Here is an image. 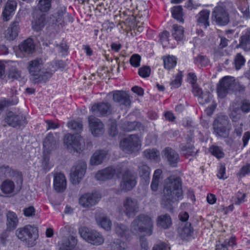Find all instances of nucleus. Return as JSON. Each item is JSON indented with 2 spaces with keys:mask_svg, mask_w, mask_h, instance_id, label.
<instances>
[{
  "mask_svg": "<svg viewBox=\"0 0 250 250\" xmlns=\"http://www.w3.org/2000/svg\"><path fill=\"white\" fill-rule=\"evenodd\" d=\"M209 14V11L207 10L201 11L197 16V22L203 24L206 27L208 26Z\"/></svg>",
  "mask_w": 250,
  "mask_h": 250,
  "instance_id": "obj_41",
  "label": "nucleus"
},
{
  "mask_svg": "<svg viewBox=\"0 0 250 250\" xmlns=\"http://www.w3.org/2000/svg\"><path fill=\"white\" fill-rule=\"evenodd\" d=\"M15 185L14 182L10 179L4 180L0 186L2 192L6 194H10L14 192Z\"/></svg>",
  "mask_w": 250,
  "mask_h": 250,
  "instance_id": "obj_37",
  "label": "nucleus"
},
{
  "mask_svg": "<svg viewBox=\"0 0 250 250\" xmlns=\"http://www.w3.org/2000/svg\"><path fill=\"white\" fill-rule=\"evenodd\" d=\"M121 149L125 153L131 154L138 152L141 147V142L137 135H131L120 142Z\"/></svg>",
  "mask_w": 250,
  "mask_h": 250,
  "instance_id": "obj_5",
  "label": "nucleus"
},
{
  "mask_svg": "<svg viewBox=\"0 0 250 250\" xmlns=\"http://www.w3.org/2000/svg\"><path fill=\"white\" fill-rule=\"evenodd\" d=\"M209 152L217 159H220L224 156V153L221 147L213 146L209 148Z\"/></svg>",
  "mask_w": 250,
  "mask_h": 250,
  "instance_id": "obj_52",
  "label": "nucleus"
},
{
  "mask_svg": "<svg viewBox=\"0 0 250 250\" xmlns=\"http://www.w3.org/2000/svg\"><path fill=\"white\" fill-rule=\"evenodd\" d=\"M213 125L223 126L230 127L228 117L225 115L218 116L213 123Z\"/></svg>",
  "mask_w": 250,
  "mask_h": 250,
  "instance_id": "obj_44",
  "label": "nucleus"
},
{
  "mask_svg": "<svg viewBox=\"0 0 250 250\" xmlns=\"http://www.w3.org/2000/svg\"><path fill=\"white\" fill-rule=\"evenodd\" d=\"M136 184V177L135 174L129 170H126L122 175L120 184V190L125 192L131 191Z\"/></svg>",
  "mask_w": 250,
  "mask_h": 250,
  "instance_id": "obj_12",
  "label": "nucleus"
},
{
  "mask_svg": "<svg viewBox=\"0 0 250 250\" xmlns=\"http://www.w3.org/2000/svg\"><path fill=\"white\" fill-rule=\"evenodd\" d=\"M152 250H170V247L165 242H159L154 245Z\"/></svg>",
  "mask_w": 250,
  "mask_h": 250,
  "instance_id": "obj_61",
  "label": "nucleus"
},
{
  "mask_svg": "<svg viewBox=\"0 0 250 250\" xmlns=\"http://www.w3.org/2000/svg\"><path fill=\"white\" fill-rule=\"evenodd\" d=\"M20 17H16L14 21H12L5 32V37L9 41H13L18 36L20 30Z\"/></svg>",
  "mask_w": 250,
  "mask_h": 250,
  "instance_id": "obj_18",
  "label": "nucleus"
},
{
  "mask_svg": "<svg viewBox=\"0 0 250 250\" xmlns=\"http://www.w3.org/2000/svg\"><path fill=\"white\" fill-rule=\"evenodd\" d=\"M245 62L244 57L240 53H238L234 58V63L236 69H240Z\"/></svg>",
  "mask_w": 250,
  "mask_h": 250,
  "instance_id": "obj_56",
  "label": "nucleus"
},
{
  "mask_svg": "<svg viewBox=\"0 0 250 250\" xmlns=\"http://www.w3.org/2000/svg\"><path fill=\"white\" fill-rule=\"evenodd\" d=\"M115 170L111 167H108L99 171L95 175V178L99 181H105L113 178Z\"/></svg>",
  "mask_w": 250,
  "mask_h": 250,
  "instance_id": "obj_26",
  "label": "nucleus"
},
{
  "mask_svg": "<svg viewBox=\"0 0 250 250\" xmlns=\"http://www.w3.org/2000/svg\"><path fill=\"white\" fill-rule=\"evenodd\" d=\"M8 77L13 80H19L21 78V72L16 67H11L9 70Z\"/></svg>",
  "mask_w": 250,
  "mask_h": 250,
  "instance_id": "obj_51",
  "label": "nucleus"
},
{
  "mask_svg": "<svg viewBox=\"0 0 250 250\" xmlns=\"http://www.w3.org/2000/svg\"><path fill=\"white\" fill-rule=\"evenodd\" d=\"M110 250H127L126 244L119 240H116L109 245Z\"/></svg>",
  "mask_w": 250,
  "mask_h": 250,
  "instance_id": "obj_46",
  "label": "nucleus"
},
{
  "mask_svg": "<svg viewBox=\"0 0 250 250\" xmlns=\"http://www.w3.org/2000/svg\"><path fill=\"white\" fill-rule=\"evenodd\" d=\"M52 0H40L38 6V10L36 11H41V12H47L50 8Z\"/></svg>",
  "mask_w": 250,
  "mask_h": 250,
  "instance_id": "obj_48",
  "label": "nucleus"
},
{
  "mask_svg": "<svg viewBox=\"0 0 250 250\" xmlns=\"http://www.w3.org/2000/svg\"><path fill=\"white\" fill-rule=\"evenodd\" d=\"M195 63L200 64L201 66H205L208 63V60L204 56L202 55L198 56L194 60Z\"/></svg>",
  "mask_w": 250,
  "mask_h": 250,
  "instance_id": "obj_64",
  "label": "nucleus"
},
{
  "mask_svg": "<svg viewBox=\"0 0 250 250\" xmlns=\"http://www.w3.org/2000/svg\"><path fill=\"white\" fill-rule=\"evenodd\" d=\"M182 78V74L181 72H179L176 75L175 80L171 82V85L175 88L179 87L181 84Z\"/></svg>",
  "mask_w": 250,
  "mask_h": 250,
  "instance_id": "obj_63",
  "label": "nucleus"
},
{
  "mask_svg": "<svg viewBox=\"0 0 250 250\" xmlns=\"http://www.w3.org/2000/svg\"><path fill=\"white\" fill-rule=\"evenodd\" d=\"M101 198L97 193H87L82 195L79 198V204L83 208H89L97 204Z\"/></svg>",
  "mask_w": 250,
  "mask_h": 250,
  "instance_id": "obj_15",
  "label": "nucleus"
},
{
  "mask_svg": "<svg viewBox=\"0 0 250 250\" xmlns=\"http://www.w3.org/2000/svg\"><path fill=\"white\" fill-rule=\"evenodd\" d=\"M179 234L183 240L189 239L193 234V229L190 223H186L179 229Z\"/></svg>",
  "mask_w": 250,
  "mask_h": 250,
  "instance_id": "obj_29",
  "label": "nucleus"
},
{
  "mask_svg": "<svg viewBox=\"0 0 250 250\" xmlns=\"http://www.w3.org/2000/svg\"><path fill=\"white\" fill-rule=\"evenodd\" d=\"M157 225L164 229H168L172 225V220L168 214L161 215L157 219Z\"/></svg>",
  "mask_w": 250,
  "mask_h": 250,
  "instance_id": "obj_31",
  "label": "nucleus"
},
{
  "mask_svg": "<svg viewBox=\"0 0 250 250\" xmlns=\"http://www.w3.org/2000/svg\"><path fill=\"white\" fill-rule=\"evenodd\" d=\"M82 137L78 135L67 134L63 139V143L68 149H73L78 152L82 149Z\"/></svg>",
  "mask_w": 250,
  "mask_h": 250,
  "instance_id": "obj_13",
  "label": "nucleus"
},
{
  "mask_svg": "<svg viewBox=\"0 0 250 250\" xmlns=\"http://www.w3.org/2000/svg\"><path fill=\"white\" fill-rule=\"evenodd\" d=\"M182 9L181 6H174L171 10L173 18L180 22L183 21L182 18Z\"/></svg>",
  "mask_w": 250,
  "mask_h": 250,
  "instance_id": "obj_49",
  "label": "nucleus"
},
{
  "mask_svg": "<svg viewBox=\"0 0 250 250\" xmlns=\"http://www.w3.org/2000/svg\"><path fill=\"white\" fill-rule=\"evenodd\" d=\"M79 232L81 237L92 245H100L104 243V240L102 235L95 230L83 227L79 229Z\"/></svg>",
  "mask_w": 250,
  "mask_h": 250,
  "instance_id": "obj_6",
  "label": "nucleus"
},
{
  "mask_svg": "<svg viewBox=\"0 0 250 250\" xmlns=\"http://www.w3.org/2000/svg\"><path fill=\"white\" fill-rule=\"evenodd\" d=\"M123 211L128 217L135 215L140 210L139 203L137 199L132 197H126L123 201Z\"/></svg>",
  "mask_w": 250,
  "mask_h": 250,
  "instance_id": "obj_10",
  "label": "nucleus"
},
{
  "mask_svg": "<svg viewBox=\"0 0 250 250\" xmlns=\"http://www.w3.org/2000/svg\"><path fill=\"white\" fill-rule=\"evenodd\" d=\"M240 109L245 113L250 111V101L247 99H243L241 102Z\"/></svg>",
  "mask_w": 250,
  "mask_h": 250,
  "instance_id": "obj_60",
  "label": "nucleus"
},
{
  "mask_svg": "<svg viewBox=\"0 0 250 250\" xmlns=\"http://www.w3.org/2000/svg\"><path fill=\"white\" fill-rule=\"evenodd\" d=\"M66 180L62 173H58L54 176L53 186L55 190L59 193L62 192L66 188Z\"/></svg>",
  "mask_w": 250,
  "mask_h": 250,
  "instance_id": "obj_23",
  "label": "nucleus"
},
{
  "mask_svg": "<svg viewBox=\"0 0 250 250\" xmlns=\"http://www.w3.org/2000/svg\"><path fill=\"white\" fill-rule=\"evenodd\" d=\"M113 100L120 105L129 106L131 101L129 95L124 91H115L113 92Z\"/></svg>",
  "mask_w": 250,
  "mask_h": 250,
  "instance_id": "obj_22",
  "label": "nucleus"
},
{
  "mask_svg": "<svg viewBox=\"0 0 250 250\" xmlns=\"http://www.w3.org/2000/svg\"><path fill=\"white\" fill-rule=\"evenodd\" d=\"M76 237V233L73 231L69 233L68 236L63 237L60 250H73L77 243Z\"/></svg>",
  "mask_w": 250,
  "mask_h": 250,
  "instance_id": "obj_19",
  "label": "nucleus"
},
{
  "mask_svg": "<svg viewBox=\"0 0 250 250\" xmlns=\"http://www.w3.org/2000/svg\"><path fill=\"white\" fill-rule=\"evenodd\" d=\"M214 132L217 136L226 138L229 136L230 127L213 125Z\"/></svg>",
  "mask_w": 250,
  "mask_h": 250,
  "instance_id": "obj_40",
  "label": "nucleus"
},
{
  "mask_svg": "<svg viewBox=\"0 0 250 250\" xmlns=\"http://www.w3.org/2000/svg\"><path fill=\"white\" fill-rule=\"evenodd\" d=\"M176 58L174 56H169L164 59V66L167 69L174 67L176 65Z\"/></svg>",
  "mask_w": 250,
  "mask_h": 250,
  "instance_id": "obj_53",
  "label": "nucleus"
},
{
  "mask_svg": "<svg viewBox=\"0 0 250 250\" xmlns=\"http://www.w3.org/2000/svg\"><path fill=\"white\" fill-rule=\"evenodd\" d=\"M235 80L233 77L226 76L219 82L217 86V91L220 98H225L227 94L234 91Z\"/></svg>",
  "mask_w": 250,
  "mask_h": 250,
  "instance_id": "obj_8",
  "label": "nucleus"
},
{
  "mask_svg": "<svg viewBox=\"0 0 250 250\" xmlns=\"http://www.w3.org/2000/svg\"><path fill=\"white\" fill-rule=\"evenodd\" d=\"M18 102V101L17 99L11 100L9 99H4L0 101V114H1V112L4 110V109L17 104Z\"/></svg>",
  "mask_w": 250,
  "mask_h": 250,
  "instance_id": "obj_47",
  "label": "nucleus"
},
{
  "mask_svg": "<svg viewBox=\"0 0 250 250\" xmlns=\"http://www.w3.org/2000/svg\"><path fill=\"white\" fill-rule=\"evenodd\" d=\"M43 146L44 149L47 152L55 150L58 146V141L56 140L53 135V134L49 133L45 138Z\"/></svg>",
  "mask_w": 250,
  "mask_h": 250,
  "instance_id": "obj_25",
  "label": "nucleus"
},
{
  "mask_svg": "<svg viewBox=\"0 0 250 250\" xmlns=\"http://www.w3.org/2000/svg\"><path fill=\"white\" fill-rule=\"evenodd\" d=\"M193 92L195 95L199 96L202 100L203 104L209 103L212 99V96L208 91L203 92L202 90L197 86H194Z\"/></svg>",
  "mask_w": 250,
  "mask_h": 250,
  "instance_id": "obj_33",
  "label": "nucleus"
},
{
  "mask_svg": "<svg viewBox=\"0 0 250 250\" xmlns=\"http://www.w3.org/2000/svg\"><path fill=\"white\" fill-rule=\"evenodd\" d=\"M181 186V179L177 176L171 175L166 179L160 202L162 208L168 210H172L173 204L182 196Z\"/></svg>",
  "mask_w": 250,
  "mask_h": 250,
  "instance_id": "obj_1",
  "label": "nucleus"
},
{
  "mask_svg": "<svg viewBox=\"0 0 250 250\" xmlns=\"http://www.w3.org/2000/svg\"><path fill=\"white\" fill-rule=\"evenodd\" d=\"M153 223L152 219L149 216L145 214H139L132 222L130 230L132 233L138 234L145 233L150 235L152 232Z\"/></svg>",
  "mask_w": 250,
  "mask_h": 250,
  "instance_id": "obj_2",
  "label": "nucleus"
},
{
  "mask_svg": "<svg viewBox=\"0 0 250 250\" xmlns=\"http://www.w3.org/2000/svg\"><path fill=\"white\" fill-rule=\"evenodd\" d=\"M3 122L13 127L24 126L27 124L26 118L23 115L16 114L11 111H8L5 113Z\"/></svg>",
  "mask_w": 250,
  "mask_h": 250,
  "instance_id": "obj_9",
  "label": "nucleus"
},
{
  "mask_svg": "<svg viewBox=\"0 0 250 250\" xmlns=\"http://www.w3.org/2000/svg\"><path fill=\"white\" fill-rule=\"evenodd\" d=\"M151 69L149 66H144L139 69V75L143 78L148 77L150 74Z\"/></svg>",
  "mask_w": 250,
  "mask_h": 250,
  "instance_id": "obj_59",
  "label": "nucleus"
},
{
  "mask_svg": "<svg viewBox=\"0 0 250 250\" xmlns=\"http://www.w3.org/2000/svg\"><path fill=\"white\" fill-rule=\"evenodd\" d=\"M67 126L77 134L80 133L83 129V125L80 121H72L68 123Z\"/></svg>",
  "mask_w": 250,
  "mask_h": 250,
  "instance_id": "obj_50",
  "label": "nucleus"
},
{
  "mask_svg": "<svg viewBox=\"0 0 250 250\" xmlns=\"http://www.w3.org/2000/svg\"><path fill=\"white\" fill-rule=\"evenodd\" d=\"M19 50L24 55H27L32 54L35 50V45L31 38H28L21 43L19 45Z\"/></svg>",
  "mask_w": 250,
  "mask_h": 250,
  "instance_id": "obj_24",
  "label": "nucleus"
},
{
  "mask_svg": "<svg viewBox=\"0 0 250 250\" xmlns=\"http://www.w3.org/2000/svg\"><path fill=\"white\" fill-rule=\"evenodd\" d=\"M52 68L53 69L50 72H52V74L56 70L58 69H63L65 66V64L62 60H55L51 63Z\"/></svg>",
  "mask_w": 250,
  "mask_h": 250,
  "instance_id": "obj_57",
  "label": "nucleus"
},
{
  "mask_svg": "<svg viewBox=\"0 0 250 250\" xmlns=\"http://www.w3.org/2000/svg\"><path fill=\"white\" fill-rule=\"evenodd\" d=\"M172 36L177 41H181L184 38V28L177 24L173 25Z\"/></svg>",
  "mask_w": 250,
  "mask_h": 250,
  "instance_id": "obj_45",
  "label": "nucleus"
},
{
  "mask_svg": "<svg viewBox=\"0 0 250 250\" xmlns=\"http://www.w3.org/2000/svg\"><path fill=\"white\" fill-rule=\"evenodd\" d=\"M89 127L91 133L95 136H99L104 133V125L99 119L93 116L88 117Z\"/></svg>",
  "mask_w": 250,
  "mask_h": 250,
  "instance_id": "obj_17",
  "label": "nucleus"
},
{
  "mask_svg": "<svg viewBox=\"0 0 250 250\" xmlns=\"http://www.w3.org/2000/svg\"><path fill=\"white\" fill-rule=\"evenodd\" d=\"M16 235L21 241H23L28 247L36 245V241L39 237L38 228L34 226L26 225L18 229Z\"/></svg>",
  "mask_w": 250,
  "mask_h": 250,
  "instance_id": "obj_4",
  "label": "nucleus"
},
{
  "mask_svg": "<svg viewBox=\"0 0 250 250\" xmlns=\"http://www.w3.org/2000/svg\"><path fill=\"white\" fill-rule=\"evenodd\" d=\"M141 124L136 121L125 122L122 124V128L126 131H131L137 130L141 127Z\"/></svg>",
  "mask_w": 250,
  "mask_h": 250,
  "instance_id": "obj_43",
  "label": "nucleus"
},
{
  "mask_svg": "<svg viewBox=\"0 0 250 250\" xmlns=\"http://www.w3.org/2000/svg\"><path fill=\"white\" fill-rule=\"evenodd\" d=\"M162 173V171L160 169L155 170L151 184V188L153 191H156L158 190Z\"/></svg>",
  "mask_w": 250,
  "mask_h": 250,
  "instance_id": "obj_42",
  "label": "nucleus"
},
{
  "mask_svg": "<svg viewBox=\"0 0 250 250\" xmlns=\"http://www.w3.org/2000/svg\"><path fill=\"white\" fill-rule=\"evenodd\" d=\"M242 115L238 109L233 110L230 114V118L232 121L235 123H238L240 120Z\"/></svg>",
  "mask_w": 250,
  "mask_h": 250,
  "instance_id": "obj_62",
  "label": "nucleus"
},
{
  "mask_svg": "<svg viewBox=\"0 0 250 250\" xmlns=\"http://www.w3.org/2000/svg\"><path fill=\"white\" fill-rule=\"evenodd\" d=\"M87 169V165L84 160H80L77 162L70 170V178L73 185L78 184L85 174Z\"/></svg>",
  "mask_w": 250,
  "mask_h": 250,
  "instance_id": "obj_7",
  "label": "nucleus"
},
{
  "mask_svg": "<svg viewBox=\"0 0 250 250\" xmlns=\"http://www.w3.org/2000/svg\"><path fill=\"white\" fill-rule=\"evenodd\" d=\"M43 62L41 59H36L28 62V69L34 83L46 82L52 75V72H41Z\"/></svg>",
  "mask_w": 250,
  "mask_h": 250,
  "instance_id": "obj_3",
  "label": "nucleus"
},
{
  "mask_svg": "<svg viewBox=\"0 0 250 250\" xmlns=\"http://www.w3.org/2000/svg\"><path fill=\"white\" fill-rule=\"evenodd\" d=\"M65 13V7H60L56 13L52 15V16L56 22H59L61 21L63 19V15Z\"/></svg>",
  "mask_w": 250,
  "mask_h": 250,
  "instance_id": "obj_55",
  "label": "nucleus"
},
{
  "mask_svg": "<svg viewBox=\"0 0 250 250\" xmlns=\"http://www.w3.org/2000/svg\"><path fill=\"white\" fill-rule=\"evenodd\" d=\"M239 46L245 51L250 50V29H247L246 33L240 37Z\"/></svg>",
  "mask_w": 250,
  "mask_h": 250,
  "instance_id": "obj_34",
  "label": "nucleus"
},
{
  "mask_svg": "<svg viewBox=\"0 0 250 250\" xmlns=\"http://www.w3.org/2000/svg\"><path fill=\"white\" fill-rule=\"evenodd\" d=\"M180 147L181 154L186 158L190 156H195L198 151V149H196L194 146L189 142L186 145H181Z\"/></svg>",
  "mask_w": 250,
  "mask_h": 250,
  "instance_id": "obj_28",
  "label": "nucleus"
},
{
  "mask_svg": "<svg viewBox=\"0 0 250 250\" xmlns=\"http://www.w3.org/2000/svg\"><path fill=\"white\" fill-rule=\"evenodd\" d=\"M212 20L217 25H227L229 22V16L226 9L218 6L214 8L212 13Z\"/></svg>",
  "mask_w": 250,
  "mask_h": 250,
  "instance_id": "obj_11",
  "label": "nucleus"
},
{
  "mask_svg": "<svg viewBox=\"0 0 250 250\" xmlns=\"http://www.w3.org/2000/svg\"><path fill=\"white\" fill-rule=\"evenodd\" d=\"M98 225L104 229L109 230L111 229V221L106 216L102 215L96 217Z\"/></svg>",
  "mask_w": 250,
  "mask_h": 250,
  "instance_id": "obj_35",
  "label": "nucleus"
},
{
  "mask_svg": "<svg viewBox=\"0 0 250 250\" xmlns=\"http://www.w3.org/2000/svg\"><path fill=\"white\" fill-rule=\"evenodd\" d=\"M138 167L140 177L146 181L149 179L150 171L149 167L143 162L139 163Z\"/></svg>",
  "mask_w": 250,
  "mask_h": 250,
  "instance_id": "obj_39",
  "label": "nucleus"
},
{
  "mask_svg": "<svg viewBox=\"0 0 250 250\" xmlns=\"http://www.w3.org/2000/svg\"><path fill=\"white\" fill-rule=\"evenodd\" d=\"M6 178H15L18 184L19 183L20 185L22 184L21 174L8 166L3 165L0 167V182L2 179Z\"/></svg>",
  "mask_w": 250,
  "mask_h": 250,
  "instance_id": "obj_14",
  "label": "nucleus"
},
{
  "mask_svg": "<svg viewBox=\"0 0 250 250\" xmlns=\"http://www.w3.org/2000/svg\"><path fill=\"white\" fill-rule=\"evenodd\" d=\"M243 123L242 122L234 123L233 124L234 129L232 133V136L235 137V135H236L237 137H240L243 132Z\"/></svg>",
  "mask_w": 250,
  "mask_h": 250,
  "instance_id": "obj_54",
  "label": "nucleus"
},
{
  "mask_svg": "<svg viewBox=\"0 0 250 250\" xmlns=\"http://www.w3.org/2000/svg\"><path fill=\"white\" fill-rule=\"evenodd\" d=\"M164 156L167 159V162L172 167H176L180 160L178 153L172 148L167 147L164 150Z\"/></svg>",
  "mask_w": 250,
  "mask_h": 250,
  "instance_id": "obj_21",
  "label": "nucleus"
},
{
  "mask_svg": "<svg viewBox=\"0 0 250 250\" xmlns=\"http://www.w3.org/2000/svg\"><path fill=\"white\" fill-rule=\"evenodd\" d=\"M7 217V229L12 230L16 229L19 220L17 214L13 211H8L6 213Z\"/></svg>",
  "mask_w": 250,
  "mask_h": 250,
  "instance_id": "obj_30",
  "label": "nucleus"
},
{
  "mask_svg": "<svg viewBox=\"0 0 250 250\" xmlns=\"http://www.w3.org/2000/svg\"><path fill=\"white\" fill-rule=\"evenodd\" d=\"M17 6L15 1H8L5 4L4 9L2 12L3 20L8 21L10 20L11 14L14 12Z\"/></svg>",
  "mask_w": 250,
  "mask_h": 250,
  "instance_id": "obj_32",
  "label": "nucleus"
},
{
  "mask_svg": "<svg viewBox=\"0 0 250 250\" xmlns=\"http://www.w3.org/2000/svg\"><path fill=\"white\" fill-rule=\"evenodd\" d=\"M115 230L118 236L126 238L129 234L128 227L124 224L121 223H115Z\"/></svg>",
  "mask_w": 250,
  "mask_h": 250,
  "instance_id": "obj_38",
  "label": "nucleus"
},
{
  "mask_svg": "<svg viewBox=\"0 0 250 250\" xmlns=\"http://www.w3.org/2000/svg\"><path fill=\"white\" fill-rule=\"evenodd\" d=\"M107 152L104 150H98L95 151L91 157L90 164L92 166H96L103 163L106 158Z\"/></svg>",
  "mask_w": 250,
  "mask_h": 250,
  "instance_id": "obj_27",
  "label": "nucleus"
},
{
  "mask_svg": "<svg viewBox=\"0 0 250 250\" xmlns=\"http://www.w3.org/2000/svg\"><path fill=\"white\" fill-rule=\"evenodd\" d=\"M145 157L150 161L158 162L160 160V152L156 149H147L144 151Z\"/></svg>",
  "mask_w": 250,
  "mask_h": 250,
  "instance_id": "obj_36",
  "label": "nucleus"
},
{
  "mask_svg": "<svg viewBox=\"0 0 250 250\" xmlns=\"http://www.w3.org/2000/svg\"><path fill=\"white\" fill-rule=\"evenodd\" d=\"M141 59V57L139 55L133 54L130 59V63L132 66L137 67L140 66Z\"/></svg>",
  "mask_w": 250,
  "mask_h": 250,
  "instance_id": "obj_58",
  "label": "nucleus"
},
{
  "mask_svg": "<svg viewBox=\"0 0 250 250\" xmlns=\"http://www.w3.org/2000/svg\"><path fill=\"white\" fill-rule=\"evenodd\" d=\"M45 14L41 11H35L33 13V20L32 22L33 29L36 31L41 30L45 25Z\"/></svg>",
  "mask_w": 250,
  "mask_h": 250,
  "instance_id": "obj_20",
  "label": "nucleus"
},
{
  "mask_svg": "<svg viewBox=\"0 0 250 250\" xmlns=\"http://www.w3.org/2000/svg\"><path fill=\"white\" fill-rule=\"evenodd\" d=\"M91 111L97 116H107L112 112L111 105L107 102H101L93 104Z\"/></svg>",
  "mask_w": 250,
  "mask_h": 250,
  "instance_id": "obj_16",
  "label": "nucleus"
}]
</instances>
